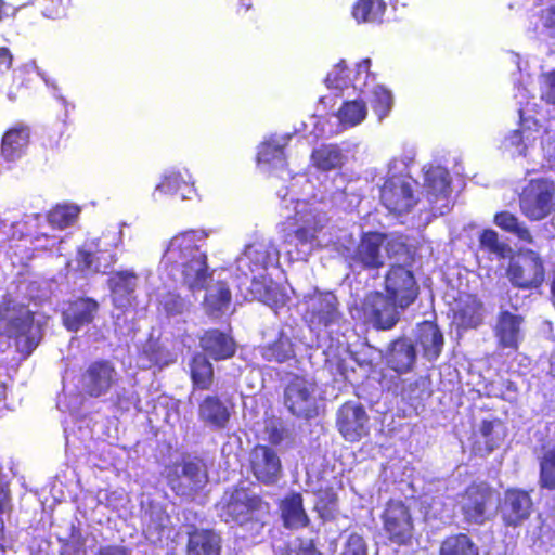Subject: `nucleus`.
<instances>
[{"label":"nucleus","mask_w":555,"mask_h":555,"mask_svg":"<svg viewBox=\"0 0 555 555\" xmlns=\"http://www.w3.org/2000/svg\"><path fill=\"white\" fill-rule=\"evenodd\" d=\"M311 162L319 170L330 171L340 166L341 152L337 145H322L312 151Z\"/></svg>","instance_id":"obj_41"},{"label":"nucleus","mask_w":555,"mask_h":555,"mask_svg":"<svg viewBox=\"0 0 555 555\" xmlns=\"http://www.w3.org/2000/svg\"><path fill=\"white\" fill-rule=\"evenodd\" d=\"M76 270L85 275L106 273L108 268L107 264L101 263V257L99 253L87 250L85 248H78L76 253Z\"/></svg>","instance_id":"obj_45"},{"label":"nucleus","mask_w":555,"mask_h":555,"mask_svg":"<svg viewBox=\"0 0 555 555\" xmlns=\"http://www.w3.org/2000/svg\"><path fill=\"white\" fill-rule=\"evenodd\" d=\"M479 247L498 258H506L513 251L507 243L500 240L496 231L493 229H483L479 234Z\"/></svg>","instance_id":"obj_43"},{"label":"nucleus","mask_w":555,"mask_h":555,"mask_svg":"<svg viewBox=\"0 0 555 555\" xmlns=\"http://www.w3.org/2000/svg\"><path fill=\"white\" fill-rule=\"evenodd\" d=\"M495 490L486 481H473L455 496L454 508L468 526H483L491 519Z\"/></svg>","instance_id":"obj_4"},{"label":"nucleus","mask_w":555,"mask_h":555,"mask_svg":"<svg viewBox=\"0 0 555 555\" xmlns=\"http://www.w3.org/2000/svg\"><path fill=\"white\" fill-rule=\"evenodd\" d=\"M230 2L234 4L237 15H243L253 8L251 0H230Z\"/></svg>","instance_id":"obj_62"},{"label":"nucleus","mask_w":555,"mask_h":555,"mask_svg":"<svg viewBox=\"0 0 555 555\" xmlns=\"http://www.w3.org/2000/svg\"><path fill=\"white\" fill-rule=\"evenodd\" d=\"M232 294L225 281H218L216 291L204 298V306L208 315L218 318L229 309Z\"/></svg>","instance_id":"obj_37"},{"label":"nucleus","mask_w":555,"mask_h":555,"mask_svg":"<svg viewBox=\"0 0 555 555\" xmlns=\"http://www.w3.org/2000/svg\"><path fill=\"white\" fill-rule=\"evenodd\" d=\"M95 555H130L124 546L105 545L101 546Z\"/></svg>","instance_id":"obj_59"},{"label":"nucleus","mask_w":555,"mask_h":555,"mask_svg":"<svg viewBox=\"0 0 555 555\" xmlns=\"http://www.w3.org/2000/svg\"><path fill=\"white\" fill-rule=\"evenodd\" d=\"M30 138L29 127L16 124L9 128L1 138L0 154L7 162L18 159L26 151Z\"/></svg>","instance_id":"obj_26"},{"label":"nucleus","mask_w":555,"mask_h":555,"mask_svg":"<svg viewBox=\"0 0 555 555\" xmlns=\"http://www.w3.org/2000/svg\"><path fill=\"white\" fill-rule=\"evenodd\" d=\"M521 214L530 221H540L555 211V183L547 179H532L519 195Z\"/></svg>","instance_id":"obj_8"},{"label":"nucleus","mask_w":555,"mask_h":555,"mask_svg":"<svg viewBox=\"0 0 555 555\" xmlns=\"http://www.w3.org/2000/svg\"><path fill=\"white\" fill-rule=\"evenodd\" d=\"M304 320L310 327H327L341 317L338 299L332 292H317L305 296Z\"/></svg>","instance_id":"obj_14"},{"label":"nucleus","mask_w":555,"mask_h":555,"mask_svg":"<svg viewBox=\"0 0 555 555\" xmlns=\"http://www.w3.org/2000/svg\"><path fill=\"white\" fill-rule=\"evenodd\" d=\"M13 54L7 47H0V73H7L13 65Z\"/></svg>","instance_id":"obj_57"},{"label":"nucleus","mask_w":555,"mask_h":555,"mask_svg":"<svg viewBox=\"0 0 555 555\" xmlns=\"http://www.w3.org/2000/svg\"><path fill=\"white\" fill-rule=\"evenodd\" d=\"M80 214V208L76 205H56L48 214L49 223L55 229H66L73 225Z\"/></svg>","instance_id":"obj_46"},{"label":"nucleus","mask_w":555,"mask_h":555,"mask_svg":"<svg viewBox=\"0 0 555 555\" xmlns=\"http://www.w3.org/2000/svg\"><path fill=\"white\" fill-rule=\"evenodd\" d=\"M547 375L555 380V348L550 354Z\"/></svg>","instance_id":"obj_63"},{"label":"nucleus","mask_w":555,"mask_h":555,"mask_svg":"<svg viewBox=\"0 0 555 555\" xmlns=\"http://www.w3.org/2000/svg\"><path fill=\"white\" fill-rule=\"evenodd\" d=\"M199 346L203 350L202 353L215 361L231 359L237 348L234 338L218 328L205 331L199 337Z\"/></svg>","instance_id":"obj_24"},{"label":"nucleus","mask_w":555,"mask_h":555,"mask_svg":"<svg viewBox=\"0 0 555 555\" xmlns=\"http://www.w3.org/2000/svg\"><path fill=\"white\" fill-rule=\"evenodd\" d=\"M379 198L382 205L397 216L410 212L418 202L412 182L397 176L385 180L380 186Z\"/></svg>","instance_id":"obj_13"},{"label":"nucleus","mask_w":555,"mask_h":555,"mask_svg":"<svg viewBox=\"0 0 555 555\" xmlns=\"http://www.w3.org/2000/svg\"><path fill=\"white\" fill-rule=\"evenodd\" d=\"M99 309V302L91 297L68 300L62 311V323L67 331L76 333L94 321Z\"/></svg>","instance_id":"obj_20"},{"label":"nucleus","mask_w":555,"mask_h":555,"mask_svg":"<svg viewBox=\"0 0 555 555\" xmlns=\"http://www.w3.org/2000/svg\"><path fill=\"white\" fill-rule=\"evenodd\" d=\"M266 433L268 435V441L270 446H279L284 440L285 429L281 426L272 424L271 426L266 427Z\"/></svg>","instance_id":"obj_56"},{"label":"nucleus","mask_w":555,"mask_h":555,"mask_svg":"<svg viewBox=\"0 0 555 555\" xmlns=\"http://www.w3.org/2000/svg\"><path fill=\"white\" fill-rule=\"evenodd\" d=\"M183 308L184 302L179 295H170V298L165 301V309L170 313H181Z\"/></svg>","instance_id":"obj_58"},{"label":"nucleus","mask_w":555,"mask_h":555,"mask_svg":"<svg viewBox=\"0 0 555 555\" xmlns=\"http://www.w3.org/2000/svg\"><path fill=\"white\" fill-rule=\"evenodd\" d=\"M382 534L387 543L396 546H409L415 535L412 509L401 499H389L379 515Z\"/></svg>","instance_id":"obj_6"},{"label":"nucleus","mask_w":555,"mask_h":555,"mask_svg":"<svg viewBox=\"0 0 555 555\" xmlns=\"http://www.w3.org/2000/svg\"><path fill=\"white\" fill-rule=\"evenodd\" d=\"M416 360V350L413 343L406 337L395 339L387 352V365L398 374L408 373L413 369Z\"/></svg>","instance_id":"obj_27"},{"label":"nucleus","mask_w":555,"mask_h":555,"mask_svg":"<svg viewBox=\"0 0 555 555\" xmlns=\"http://www.w3.org/2000/svg\"><path fill=\"white\" fill-rule=\"evenodd\" d=\"M347 66L344 61L336 64L335 69L327 74L325 83L330 89H344L347 86Z\"/></svg>","instance_id":"obj_52"},{"label":"nucleus","mask_w":555,"mask_h":555,"mask_svg":"<svg viewBox=\"0 0 555 555\" xmlns=\"http://www.w3.org/2000/svg\"><path fill=\"white\" fill-rule=\"evenodd\" d=\"M260 354L263 360L279 364L296 357L294 343L284 332H280L274 340L261 346Z\"/></svg>","instance_id":"obj_31"},{"label":"nucleus","mask_w":555,"mask_h":555,"mask_svg":"<svg viewBox=\"0 0 555 555\" xmlns=\"http://www.w3.org/2000/svg\"><path fill=\"white\" fill-rule=\"evenodd\" d=\"M250 292L257 300L272 308H279L284 304L283 294L279 286L264 279H254L250 285Z\"/></svg>","instance_id":"obj_39"},{"label":"nucleus","mask_w":555,"mask_h":555,"mask_svg":"<svg viewBox=\"0 0 555 555\" xmlns=\"http://www.w3.org/2000/svg\"><path fill=\"white\" fill-rule=\"evenodd\" d=\"M340 555H367V545L363 537L357 532L350 533Z\"/></svg>","instance_id":"obj_51"},{"label":"nucleus","mask_w":555,"mask_h":555,"mask_svg":"<svg viewBox=\"0 0 555 555\" xmlns=\"http://www.w3.org/2000/svg\"><path fill=\"white\" fill-rule=\"evenodd\" d=\"M193 390H210L215 382V371L209 359L202 352L194 353L189 362Z\"/></svg>","instance_id":"obj_30"},{"label":"nucleus","mask_w":555,"mask_h":555,"mask_svg":"<svg viewBox=\"0 0 555 555\" xmlns=\"http://www.w3.org/2000/svg\"><path fill=\"white\" fill-rule=\"evenodd\" d=\"M387 234L377 231L362 233L360 241L349 256L350 266L361 270H379L384 267L385 260L382 248L385 245Z\"/></svg>","instance_id":"obj_17"},{"label":"nucleus","mask_w":555,"mask_h":555,"mask_svg":"<svg viewBox=\"0 0 555 555\" xmlns=\"http://www.w3.org/2000/svg\"><path fill=\"white\" fill-rule=\"evenodd\" d=\"M118 379L112 361L98 359L90 362L80 374L79 382L83 391L91 398L106 395Z\"/></svg>","instance_id":"obj_16"},{"label":"nucleus","mask_w":555,"mask_h":555,"mask_svg":"<svg viewBox=\"0 0 555 555\" xmlns=\"http://www.w3.org/2000/svg\"><path fill=\"white\" fill-rule=\"evenodd\" d=\"M60 542L61 555H86V540L75 526H72L69 535L60 540Z\"/></svg>","instance_id":"obj_48"},{"label":"nucleus","mask_w":555,"mask_h":555,"mask_svg":"<svg viewBox=\"0 0 555 555\" xmlns=\"http://www.w3.org/2000/svg\"><path fill=\"white\" fill-rule=\"evenodd\" d=\"M416 341L422 347L424 358L429 361L440 357L444 345L443 334L433 321H423L418 324Z\"/></svg>","instance_id":"obj_29"},{"label":"nucleus","mask_w":555,"mask_h":555,"mask_svg":"<svg viewBox=\"0 0 555 555\" xmlns=\"http://www.w3.org/2000/svg\"><path fill=\"white\" fill-rule=\"evenodd\" d=\"M493 222L502 231L516 236L518 241L527 244H533V235L529 228L511 211L502 210L496 212L493 217Z\"/></svg>","instance_id":"obj_33"},{"label":"nucleus","mask_w":555,"mask_h":555,"mask_svg":"<svg viewBox=\"0 0 555 555\" xmlns=\"http://www.w3.org/2000/svg\"><path fill=\"white\" fill-rule=\"evenodd\" d=\"M425 188L427 191L428 201L436 202L440 196L447 197L451 182L449 172L441 167H434L425 172Z\"/></svg>","instance_id":"obj_35"},{"label":"nucleus","mask_w":555,"mask_h":555,"mask_svg":"<svg viewBox=\"0 0 555 555\" xmlns=\"http://www.w3.org/2000/svg\"><path fill=\"white\" fill-rule=\"evenodd\" d=\"M198 418L216 429L227 427L231 412L217 395L206 396L198 404Z\"/></svg>","instance_id":"obj_28"},{"label":"nucleus","mask_w":555,"mask_h":555,"mask_svg":"<svg viewBox=\"0 0 555 555\" xmlns=\"http://www.w3.org/2000/svg\"><path fill=\"white\" fill-rule=\"evenodd\" d=\"M283 526L287 529H302L310 525V518L304 507L300 492H291L281 500L279 505Z\"/></svg>","instance_id":"obj_25"},{"label":"nucleus","mask_w":555,"mask_h":555,"mask_svg":"<svg viewBox=\"0 0 555 555\" xmlns=\"http://www.w3.org/2000/svg\"><path fill=\"white\" fill-rule=\"evenodd\" d=\"M166 481L176 495L193 499L208 482V473L199 457L183 459L166 469Z\"/></svg>","instance_id":"obj_7"},{"label":"nucleus","mask_w":555,"mask_h":555,"mask_svg":"<svg viewBox=\"0 0 555 555\" xmlns=\"http://www.w3.org/2000/svg\"><path fill=\"white\" fill-rule=\"evenodd\" d=\"M386 11L385 0H356L351 7V16L358 24H382Z\"/></svg>","instance_id":"obj_32"},{"label":"nucleus","mask_w":555,"mask_h":555,"mask_svg":"<svg viewBox=\"0 0 555 555\" xmlns=\"http://www.w3.org/2000/svg\"><path fill=\"white\" fill-rule=\"evenodd\" d=\"M384 291L401 309L411 306L420 294L412 270L400 263L390 264L384 276Z\"/></svg>","instance_id":"obj_10"},{"label":"nucleus","mask_w":555,"mask_h":555,"mask_svg":"<svg viewBox=\"0 0 555 555\" xmlns=\"http://www.w3.org/2000/svg\"><path fill=\"white\" fill-rule=\"evenodd\" d=\"M219 509L225 522L244 526L262 521L270 513V503L249 487L235 485L224 492Z\"/></svg>","instance_id":"obj_3"},{"label":"nucleus","mask_w":555,"mask_h":555,"mask_svg":"<svg viewBox=\"0 0 555 555\" xmlns=\"http://www.w3.org/2000/svg\"><path fill=\"white\" fill-rule=\"evenodd\" d=\"M35 312L10 292L0 297V339L12 341L16 351L28 357L39 345L33 335Z\"/></svg>","instance_id":"obj_2"},{"label":"nucleus","mask_w":555,"mask_h":555,"mask_svg":"<svg viewBox=\"0 0 555 555\" xmlns=\"http://www.w3.org/2000/svg\"><path fill=\"white\" fill-rule=\"evenodd\" d=\"M483 305L480 300L472 298L461 305L455 311V320L463 328H476L483 321Z\"/></svg>","instance_id":"obj_40"},{"label":"nucleus","mask_w":555,"mask_h":555,"mask_svg":"<svg viewBox=\"0 0 555 555\" xmlns=\"http://www.w3.org/2000/svg\"><path fill=\"white\" fill-rule=\"evenodd\" d=\"M138 279V274L131 270L115 271L109 275L107 285L112 304L116 309L127 312L135 308Z\"/></svg>","instance_id":"obj_19"},{"label":"nucleus","mask_w":555,"mask_h":555,"mask_svg":"<svg viewBox=\"0 0 555 555\" xmlns=\"http://www.w3.org/2000/svg\"><path fill=\"white\" fill-rule=\"evenodd\" d=\"M366 104L363 100L345 101L337 112L340 124L353 127L366 117Z\"/></svg>","instance_id":"obj_44"},{"label":"nucleus","mask_w":555,"mask_h":555,"mask_svg":"<svg viewBox=\"0 0 555 555\" xmlns=\"http://www.w3.org/2000/svg\"><path fill=\"white\" fill-rule=\"evenodd\" d=\"M539 486L553 491L551 512L555 516V447L547 450L540 460Z\"/></svg>","instance_id":"obj_38"},{"label":"nucleus","mask_w":555,"mask_h":555,"mask_svg":"<svg viewBox=\"0 0 555 555\" xmlns=\"http://www.w3.org/2000/svg\"><path fill=\"white\" fill-rule=\"evenodd\" d=\"M524 321L525 319L521 314L513 313L508 310L499 312L493 331L500 348L518 350L522 339L521 325Z\"/></svg>","instance_id":"obj_22"},{"label":"nucleus","mask_w":555,"mask_h":555,"mask_svg":"<svg viewBox=\"0 0 555 555\" xmlns=\"http://www.w3.org/2000/svg\"><path fill=\"white\" fill-rule=\"evenodd\" d=\"M294 555H325L321 550L318 548L317 543L313 539L299 540L298 545L294 550Z\"/></svg>","instance_id":"obj_55"},{"label":"nucleus","mask_w":555,"mask_h":555,"mask_svg":"<svg viewBox=\"0 0 555 555\" xmlns=\"http://www.w3.org/2000/svg\"><path fill=\"white\" fill-rule=\"evenodd\" d=\"M439 555H479V547L468 534L459 532L442 540Z\"/></svg>","instance_id":"obj_36"},{"label":"nucleus","mask_w":555,"mask_h":555,"mask_svg":"<svg viewBox=\"0 0 555 555\" xmlns=\"http://www.w3.org/2000/svg\"><path fill=\"white\" fill-rule=\"evenodd\" d=\"M258 163L271 164L274 162H285L284 147L280 144L266 142L263 143L257 154Z\"/></svg>","instance_id":"obj_50"},{"label":"nucleus","mask_w":555,"mask_h":555,"mask_svg":"<svg viewBox=\"0 0 555 555\" xmlns=\"http://www.w3.org/2000/svg\"><path fill=\"white\" fill-rule=\"evenodd\" d=\"M399 306L390 297L379 291L370 292L363 302L362 310L379 331H388L396 326L400 320Z\"/></svg>","instance_id":"obj_18"},{"label":"nucleus","mask_w":555,"mask_h":555,"mask_svg":"<svg viewBox=\"0 0 555 555\" xmlns=\"http://www.w3.org/2000/svg\"><path fill=\"white\" fill-rule=\"evenodd\" d=\"M10 491L2 485H0V515L10 509Z\"/></svg>","instance_id":"obj_60"},{"label":"nucleus","mask_w":555,"mask_h":555,"mask_svg":"<svg viewBox=\"0 0 555 555\" xmlns=\"http://www.w3.org/2000/svg\"><path fill=\"white\" fill-rule=\"evenodd\" d=\"M541 99L555 105V68L541 76Z\"/></svg>","instance_id":"obj_53"},{"label":"nucleus","mask_w":555,"mask_h":555,"mask_svg":"<svg viewBox=\"0 0 555 555\" xmlns=\"http://www.w3.org/2000/svg\"><path fill=\"white\" fill-rule=\"evenodd\" d=\"M144 357L159 367L175 362L173 354L158 340H150L143 349Z\"/></svg>","instance_id":"obj_47"},{"label":"nucleus","mask_w":555,"mask_h":555,"mask_svg":"<svg viewBox=\"0 0 555 555\" xmlns=\"http://www.w3.org/2000/svg\"><path fill=\"white\" fill-rule=\"evenodd\" d=\"M317 390L315 382L295 374L284 388V404L293 415L311 418L317 415Z\"/></svg>","instance_id":"obj_9"},{"label":"nucleus","mask_w":555,"mask_h":555,"mask_svg":"<svg viewBox=\"0 0 555 555\" xmlns=\"http://www.w3.org/2000/svg\"><path fill=\"white\" fill-rule=\"evenodd\" d=\"M393 98L391 92L383 86H377L373 91L371 106L379 119L385 118L391 111Z\"/></svg>","instance_id":"obj_49"},{"label":"nucleus","mask_w":555,"mask_h":555,"mask_svg":"<svg viewBox=\"0 0 555 555\" xmlns=\"http://www.w3.org/2000/svg\"><path fill=\"white\" fill-rule=\"evenodd\" d=\"M314 511L324 520H333L337 513L338 495L332 487L320 488L317 492Z\"/></svg>","instance_id":"obj_42"},{"label":"nucleus","mask_w":555,"mask_h":555,"mask_svg":"<svg viewBox=\"0 0 555 555\" xmlns=\"http://www.w3.org/2000/svg\"><path fill=\"white\" fill-rule=\"evenodd\" d=\"M540 21L542 26L555 36V2L540 11Z\"/></svg>","instance_id":"obj_54"},{"label":"nucleus","mask_w":555,"mask_h":555,"mask_svg":"<svg viewBox=\"0 0 555 555\" xmlns=\"http://www.w3.org/2000/svg\"><path fill=\"white\" fill-rule=\"evenodd\" d=\"M550 293H551V301L553 306L555 307V264L552 271V280L550 284Z\"/></svg>","instance_id":"obj_64"},{"label":"nucleus","mask_w":555,"mask_h":555,"mask_svg":"<svg viewBox=\"0 0 555 555\" xmlns=\"http://www.w3.org/2000/svg\"><path fill=\"white\" fill-rule=\"evenodd\" d=\"M533 490L507 488L500 505V517L506 528L520 527L533 512Z\"/></svg>","instance_id":"obj_15"},{"label":"nucleus","mask_w":555,"mask_h":555,"mask_svg":"<svg viewBox=\"0 0 555 555\" xmlns=\"http://www.w3.org/2000/svg\"><path fill=\"white\" fill-rule=\"evenodd\" d=\"M494 426H495V421L482 420V422L480 424V434L482 435L483 438L487 439V441L491 440V435L494 430Z\"/></svg>","instance_id":"obj_61"},{"label":"nucleus","mask_w":555,"mask_h":555,"mask_svg":"<svg viewBox=\"0 0 555 555\" xmlns=\"http://www.w3.org/2000/svg\"><path fill=\"white\" fill-rule=\"evenodd\" d=\"M336 428L348 442H359L370 435V416L365 408L354 401H346L336 413Z\"/></svg>","instance_id":"obj_12"},{"label":"nucleus","mask_w":555,"mask_h":555,"mask_svg":"<svg viewBox=\"0 0 555 555\" xmlns=\"http://www.w3.org/2000/svg\"><path fill=\"white\" fill-rule=\"evenodd\" d=\"M247 469L263 486H273L283 476L282 460L271 446L256 443L247 459Z\"/></svg>","instance_id":"obj_11"},{"label":"nucleus","mask_w":555,"mask_h":555,"mask_svg":"<svg viewBox=\"0 0 555 555\" xmlns=\"http://www.w3.org/2000/svg\"><path fill=\"white\" fill-rule=\"evenodd\" d=\"M207 237L208 233L205 230L182 231L169 241L163 256L166 269L171 272L179 271L183 284L191 292L204 289L211 279L207 255L198 245Z\"/></svg>","instance_id":"obj_1"},{"label":"nucleus","mask_w":555,"mask_h":555,"mask_svg":"<svg viewBox=\"0 0 555 555\" xmlns=\"http://www.w3.org/2000/svg\"><path fill=\"white\" fill-rule=\"evenodd\" d=\"M505 275L515 288L538 289L545 282L544 260L538 251L531 248H519L508 256Z\"/></svg>","instance_id":"obj_5"},{"label":"nucleus","mask_w":555,"mask_h":555,"mask_svg":"<svg viewBox=\"0 0 555 555\" xmlns=\"http://www.w3.org/2000/svg\"><path fill=\"white\" fill-rule=\"evenodd\" d=\"M186 534V555H221L222 538L215 529L192 525Z\"/></svg>","instance_id":"obj_23"},{"label":"nucleus","mask_w":555,"mask_h":555,"mask_svg":"<svg viewBox=\"0 0 555 555\" xmlns=\"http://www.w3.org/2000/svg\"><path fill=\"white\" fill-rule=\"evenodd\" d=\"M157 190L165 195L177 196L180 199H188L195 192L193 182L179 171L166 175L157 185Z\"/></svg>","instance_id":"obj_34"},{"label":"nucleus","mask_w":555,"mask_h":555,"mask_svg":"<svg viewBox=\"0 0 555 555\" xmlns=\"http://www.w3.org/2000/svg\"><path fill=\"white\" fill-rule=\"evenodd\" d=\"M284 224L285 242L292 244L296 240L300 245L312 243L321 228L318 219L310 211H296Z\"/></svg>","instance_id":"obj_21"}]
</instances>
